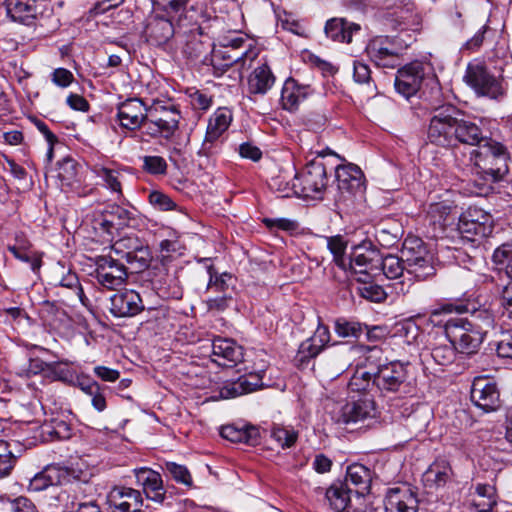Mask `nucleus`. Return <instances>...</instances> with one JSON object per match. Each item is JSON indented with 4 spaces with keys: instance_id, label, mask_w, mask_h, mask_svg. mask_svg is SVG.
I'll list each match as a JSON object with an SVG mask.
<instances>
[{
    "instance_id": "1a4fd4ad",
    "label": "nucleus",
    "mask_w": 512,
    "mask_h": 512,
    "mask_svg": "<svg viewBox=\"0 0 512 512\" xmlns=\"http://www.w3.org/2000/svg\"><path fill=\"white\" fill-rule=\"evenodd\" d=\"M295 178L300 181L303 197L322 198L328 184L327 170L323 162L312 160L306 165L300 177Z\"/></svg>"
},
{
    "instance_id": "7c9ffc66",
    "label": "nucleus",
    "mask_w": 512,
    "mask_h": 512,
    "mask_svg": "<svg viewBox=\"0 0 512 512\" xmlns=\"http://www.w3.org/2000/svg\"><path fill=\"white\" fill-rule=\"evenodd\" d=\"M213 46L210 40H203L201 36L191 35L183 48V54L194 63L208 65V60L213 52Z\"/></svg>"
},
{
    "instance_id": "69168bd1",
    "label": "nucleus",
    "mask_w": 512,
    "mask_h": 512,
    "mask_svg": "<svg viewBox=\"0 0 512 512\" xmlns=\"http://www.w3.org/2000/svg\"><path fill=\"white\" fill-rule=\"evenodd\" d=\"M221 136L222 134L207 129L201 149L199 150V155H212L215 152L216 148H218L219 144L221 143Z\"/></svg>"
},
{
    "instance_id": "c756f323",
    "label": "nucleus",
    "mask_w": 512,
    "mask_h": 512,
    "mask_svg": "<svg viewBox=\"0 0 512 512\" xmlns=\"http://www.w3.org/2000/svg\"><path fill=\"white\" fill-rule=\"evenodd\" d=\"M220 435L234 443H245L255 446L259 442V429L253 425L228 424L222 426Z\"/></svg>"
},
{
    "instance_id": "2eb2a0df",
    "label": "nucleus",
    "mask_w": 512,
    "mask_h": 512,
    "mask_svg": "<svg viewBox=\"0 0 512 512\" xmlns=\"http://www.w3.org/2000/svg\"><path fill=\"white\" fill-rule=\"evenodd\" d=\"M148 107L138 98H129L117 107V120L122 128L136 130L145 125Z\"/></svg>"
},
{
    "instance_id": "58836bf2",
    "label": "nucleus",
    "mask_w": 512,
    "mask_h": 512,
    "mask_svg": "<svg viewBox=\"0 0 512 512\" xmlns=\"http://www.w3.org/2000/svg\"><path fill=\"white\" fill-rule=\"evenodd\" d=\"M55 287H63L67 288L71 291V297L74 300H79L83 305H86V298L82 286L80 284L79 278L76 273L68 271L66 274H63L60 279H54Z\"/></svg>"
},
{
    "instance_id": "f704fd0d",
    "label": "nucleus",
    "mask_w": 512,
    "mask_h": 512,
    "mask_svg": "<svg viewBox=\"0 0 512 512\" xmlns=\"http://www.w3.org/2000/svg\"><path fill=\"white\" fill-rule=\"evenodd\" d=\"M136 209L124 208L117 204H112L103 210V215L109 216L117 231L126 227H135L138 225V216Z\"/></svg>"
},
{
    "instance_id": "8fccbe9b",
    "label": "nucleus",
    "mask_w": 512,
    "mask_h": 512,
    "mask_svg": "<svg viewBox=\"0 0 512 512\" xmlns=\"http://www.w3.org/2000/svg\"><path fill=\"white\" fill-rule=\"evenodd\" d=\"M357 293L360 297L376 303L384 301L387 297L383 287L375 283L363 282V284L357 288Z\"/></svg>"
},
{
    "instance_id": "f3484780",
    "label": "nucleus",
    "mask_w": 512,
    "mask_h": 512,
    "mask_svg": "<svg viewBox=\"0 0 512 512\" xmlns=\"http://www.w3.org/2000/svg\"><path fill=\"white\" fill-rule=\"evenodd\" d=\"M367 52L379 67L394 69L402 63L399 50L393 47L388 37L373 40L368 45Z\"/></svg>"
},
{
    "instance_id": "864d4df0",
    "label": "nucleus",
    "mask_w": 512,
    "mask_h": 512,
    "mask_svg": "<svg viewBox=\"0 0 512 512\" xmlns=\"http://www.w3.org/2000/svg\"><path fill=\"white\" fill-rule=\"evenodd\" d=\"M271 437L282 447H292L298 438L297 432L282 426H274L271 429Z\"/></svg>"
},
{
    "instance_id": "6e6552de",
    "label": "nucleus",
    "mask_w": 512,
    "mask_h": 512,
    "mask_svg": "<svg viewBox=\"0 0 512 512\" xmlns=\"http://www.w3.org/2000/svg\"><path fill=\"white\" fill-rule=\"evenodd\" d=\"M407 377V365L399 361H392L375 371L373 387L382 395L395 393L405 386Z\"/></svg>"
},
{
    "instance_id": "e433bc0d",
    "label": "nucleus",
    "mask_w": 512,
    "mask_h": 512,
    "mask_svg": "<svg viewBox=\"0 0 512 512\" xmlns=\"http://www.w3.org/2000/svg\"><path fill=\"white\" fill-rule=\"evenodd\" d=\"M275 76L270 67L263 64L254 69L248 79V89L251 94L264 95L274 85Z\"/></svg>"
},
{
    "instance_id": "79ce46f5",
    "label": "nucleus",
    "mask_w": 512,
    "mask_h": 512,
    "mask_svg": "<svg viewBox=\"0 0 512 512\" xmlns=\"http://www.w3.org/2000/svg\"><path fill=\"white\" fill-rule=\"evenodd\" d=\"M375 378L374 369L364 370L357 369L349 381L348 387L351 391L361 392L375 389L373 381Z\"/></svg>"
},
{
    "instance_id": "72a5a7b5",
    "label": "nucleus",
    "mask_w": 512,
    "mask_h": 512,
    "mask_svg": "<svg viewBox=\"0 0 512 512\" xmlns=\"http://www.w3.org/2000/svg\"><path fill=\"white\" fill-rule=\"evenodd\" d=\"M452 476V469L448 462L436 461L432 463L423 474V482L430 489L444 487Z\"/></svg>"
},
{
    "instance_id": "7ed1b4c3",
    "label": "nucleus",
    "mask_w": 512,
    "mask_h": 512,
    "mask_svg": "<svg viewBox=\"0 0 512 512\" xmlns=\"http://www.w3.org/2000/svg\"><path fill=\"white\" fill-rule=\"evenodd\" d=\"M401 254L407 273L417 280L424 281L436 274L433 256L428 252L422 239L416 236L405 238Z\"/></svg>"
},
{
    "instance_id": "bb28decb",
    "label": "nucleus",
    "mask_w": 512,
    "mask_h": 512,
    "mask_svg": "<svg viewBox=\"0 0 512 512\" xmlns=\"http://www.w3.org/2000/svg\"><path fill=\"white\" fill-rule=\"evenodd\" d=\"M353 489L348 482L336 481L325 491V499L331 509L336 512H349L352 508L351 495Z\"/></svg>"
},
{
    "instance_id": "09e8293b",
    "label": "nucleus",
    "mask_w": 512,
    "mask_h": 512,
    "mask_svg": "<svg viewBox=\"0 0 512 512\" xmlns=\"http://www.w3.org/2000/svg\"><path fill=\"white\" fill-rule=\"evenodd\" d=\"M232 120L231 112L226 108H219L209 119L207 129L224 134Z\"/></svg>"
},
{
    "instance_id": "f257e3e1",
    "label": "nucleus",
    "mask_w": 512,
    "mask_h": 512,
    "mask_svg": "<svg viewBox=\"0 0 512 512\" xmlns=\"http://www.w3.org/2000/svg\"><path fill=\"white\" fill-rule=\"evenodd\" d=\"M426 135L429 143L452 149L455 161L456 154L463 153L461 146L470 149L477 148L486 137L478 123L452 104H445L433 109Z\"/></svg>"
},
{
    "instance_id": "680f3d73",
    "label": "nucleus",
    "mask_w": 512,
    "mask_h": 512,
    "mask_svg": "<svg viewBox=\"0 0 512 512\" xmlns=\"http://www.w3.org/2000/svg\"><path fill=\"white\" fill-rule=\"evenodd\" d=\"M46 432L59 440L68 439L71 437V428L64 420L54 419L50 425H47Z\"/></svg>"
},
{
    "instance_id": "5fc2aeb1",
    "label": "nucleus",
    "mask_w": 512,
    "mask_h": 512,
    "mask_svg": "<svg viewBox=\"0 0 512 512\" xmlns=\"http://www.w3.org/2000/svg\"><path fill=\"white\" fill-rule=\"evenodd\" d=\"M142 170L150 175L158 176L167 173V162L161 156H144L142 157Z\"/></svg>"
},
{
    "instance_id": "473e14b6",
    "label": "nucleus",
    "mask_w": 512,
    "mask_h": 512,
    "mask_svg": "<svg viewBox=\"0 0 512 512\" xmlns=\"http://www.w3.org/2000/svg\"><path fill=\"white\" fill-rule=\"evenodd\" d=\"M418 500L410 489L391 490L386 502V512H416Z\"/></svg>"
},
{
    "instance_id": "ddd939ff",
    "label": "nucleus",
    "mask_w": 512,
    "mask_h": 512,
    "mask_svg": "<svg viewBox=\"0 0 512 512\" xmlns=\"http://www.w3.org/2000/svg\"><path fill=\"white\" fill-rule=\"evenodd\" d=\"M107 504L111 512H145L141 492L130 487L115 486L107 496Z\"/></svg>"
},
{
    "instance_id": "774afa93",
    "label": "nucleus",
    "mask_w": 512,
    "mask_h": 512,
    "mask_svg": "<svg viewBox=\"0 0 512 512\" xmlns=\"http://www.w3.org/2000/svg\"><path fill=\"white\" fill-rule=\"evenodd\" d=\"M497 355L512 361V330L503 331L497 342Z\"/></svg>"
},
{
    "instance_id": "6ab92c4d",
    "label": "nucleus",
    "mask_w": 512,
    "mask_h": 512,
    "mask_svg": "<svg viewBox=\"0 0 512 512\" xmlns=\"http://www.w3.org/2000/svg\"><path fill=\"white\" fill-rule=\"evenodd\" d=\"M314 89L309 84L300 83L293 77L285 80L281 91L280 104L289 112H296L299 106L312 94Z\"/></svg>"
},
{
    "instance_id": "a19ab883",
    "label": "nucleus",
    "mask_w": 512,
    "mask_h": 512,
    "mask_svg": "<svg viewBox=\"0 0 512 512\" xmlns=\"http://www.w3.org/2000/svg\"><path fill=\"white\" fill-rule=\"evenodd\" d=\"M379 270H381L388 279H396L403 275L404 270H406V264L402 256L398 257L388 254L383 257L381 255Z\"/></svg>"
},
{
    "instance_id": "de8ad7c7",
    "label": "nucleus",
    "mask_w": 512,
    "mask_h": 512,
    "mask_svg": "<svg viewBox=\"0 0 512 512\" xmlns=\"http://www.w3.org/2000/svg\"><path fill=\"white\" fill-rule=\"evenodd\" d=\"M455 351H457V349L450 343L435 346L427 355H429L438 365L446 366L453 363L455 359Z\"/></svg>"
},
{
    "instance_id": "ea45409f",
    "label": "nucleus",
    "mask_w": 512,
    "mask_h": 512,
    "mask_svg": "<svg viewBox=\"0 0 512 512\" xmlns=\"http://www.w3.org/2000/svg\"><path fill=\"white\" fill-rule=\"evenodd\" d=\"M222 46L224 48H231L234 51L242 50L241 52H246V50H249L247 52V55L243 56V60L240 61L242 64L245 63L246 59H249L250 61L254 60L258 52L253 47V44L250 39H248L247 36H227L223 38Z\"/></svg>"
},
{
    "instance_id": "dca6fc26",
    "label": "nucleus",
    "mask_w": 512,
    "mask_h": 512,
    "mask_svg": "<svg viewBox=\"0 0 512 512\" xmlns=\"http://www.w3.org/2000/svg\"><path fill=\"white\" fill-rule=\"evenodd\" d=\"M335 178L339 192L353 195L364 190V175L361 169L352 163L338 164L335 167Z\"/></svg>"
},
{
    "instance_id": "393cba45",
    "label": "nucleus",
    "mask_w": 512,
    "mask_h": 512,
    "mask_svg": "<svg viewBox=\"0 0 512 512\" xmlns=\"http://www.w3.org/2000/svg\"><path fill=\"white\" fill-rule=\"evenodd\" d=\"M5 5L7 16L25 26H33L37 19L36 0H0Z\"/></svg>"
},
{
    "instance_id": "e2e57ef3",
    "label": "nucleus",
    "mask_w": 512,
    "mask_h": 512,
    "mask_svg": "<svg viewBox=\"0 0 512 512\" xmlns=\"http://www.w3.org/2000/svg\"><path fill=\"white\" fill-rule=\"evenodd\" d=\"M97 176L102 178L107 187L110 188L113 192H117L122 194V186L119 181V173L115 170L101 167L97 170Z\"/></svg>"
},
{
    "instance_id": "338daca9",
    "label": "nucleus",
    "mask_w": 512,
    "mask_h": 512,
    "mask_svg": "<svg viewBox=\"0 0 512 512\" xmlns=\"http://www.w3.org/2000/svg\"><path fill=\"white\" fill-rule=\"evenodd\" d=\"M67 361H59V362H52L49 364V373L55 380H59L62 382H71L73 378L72 371L64 367V365H67Z\"/></svg>"
},
{
    "instance_id": "9d476101",
    "label": "nucleus",
    "mask_w": 512,
    "mask_h": 512,
    "mask_svg": "<svg viewBox=\"0 0 512 512\" xmlns=\"http://www.w3.org/2000/svg\"><path fill=\"white\" fill-rule=\"evenodd\" d=\"M471 401L484 412L496 411L501 406L496 382L487 376L475 377L470 391Z\"/></svg>"
},
{
    "instance_id": "37998d69",
    "label": "nucleus",
    "mask_w": 512,
    "mask_h": 512,
    "mask_svg": "<svg viewBox=\"0 0 512 512\" xmlns=\"http://www.w3.org/2000/svg\"><path fill=\"white\" fill-rule=\"evenodd\" d=\"M327 247L333 255V261L341 268H347V261L345 252L347 248V241L341 235L331 236L327 238Z\"/></svg>"
},
{
    "instance_id": "c03bdc74",
    "label": "nucleus",
    "mask_w": 512,
    "mask_h": 512,
    "mask_svg": "<svg viewBox=\"0 0 512 512\" xmlns=\"http://www.w3.org/2000/svg\"><path fill=\"white\" fill-rule=\"evenodd\" d=\"M334 329L339 337L358 338L367 329V325L361 324L357 321H350L345 318H339L335 321Z\"/></svg>"
},
{
    "instance_id": "cd10ccee",
    "label": "nucleus",
    "mask_w": 512,
    "mask_h": 512,
    "mask_svg": "<svg viewBox=\"0 0 512 512\" xmlns=\"http://www.w3.org/2000/svg\"><path fill=\"white\" fill-rule=\"evenodd\" d=\"M361 30L359 24L345 18H332L326 22L325 33L328 38L341 43H351L353 36Z\"/></svg>"
},
{
    "instance_id": "6e6d98bb",
    "label": "nucleus",
    "mask_w": 512,
    "mask_h": 512,
    "mask_svg": "<svg viewBox=\"0 0 512 512\" xmlns=\"http://www.w3.org/2000/svg\"><path fill=\"white\" fill-rule=\"evenodd\" d=\"M464 311H466V306L464 305H455L452 303L443 304L431 311L429 321L434 325H441L442 323L445 325L447 320L442 319L441 316L449 315L453 312L462 313Z\"/></svg>"
},
{
    "instance_id": "c9c22d12",
    "label": "nucleus",
    "mask_w": 512,
    "mask_h": 512,
    "mask_svg": "<svg viewBox=\"0 0 512 512\" xmlns=\"http://www.w3.org/2000/svg\"><path fill=\"white\" fill-rule=\"evenodd\" d=\"M80 165L72 157H64L57 162V177L61 182L62 188H76L80 185L79 169Z\"/></svg>"
},
{
    "instance_id": "aec40b11",
    "label": "nucleus",
    "mask_w": 512,
    "mask_h": 512,
    "mask_svg": "<svg viewBox=\"0 0 512 512\" xmlns=\"http://www.w3.org/2000/svg\"><path fill=\"white\" fill-rule=\"evenodd\" d=\"M110 312L118 318L133 317L144 310L142 299L134 290L118 291L110 298Z\"/></svg>"
},
{
    "instance_id": "39448f33",
    "label": "nucleus",
    "mask_w": 512,
    "mask_h": 512,
    "mask_svg": "<svg viewBox=\"0 0 512 512\" xmlns=\"http://www.w3.org/2000/svg\"><path fill=\"white\" fill-rule=\"evenodd\" d=\"M112 250L116 255L126 259L136 273L148 268L152 260L148 243L136 234L121 237L113 243Z\"/></svg>"
},
{
    "instance_id": "2f4dec72",
    "label": "nucleus",
    "mask_w": 512,
    "mask_h": 512,
    "mask_svg": "<svg viewBox=\"0 0 512 512\" xmlns=\"http://www.w3.org/2000/svg\"><path fill=\"white\" fill-rule=\"evenodd\" d=\"M343 482H348L349 487L354 486V493L356 496H363L370 490L372 472L368 467L362 464H351L347 468L345 480Z\"/></svg>"
},
{
    "instance_id": "a878e982",
    "label": "nucleus",
    "mask_w": 512,
    "mask_h": 512,
    "mask_svg": "<svg viewBox=\"0 0 512 512\" xmlns=\"http://www.w3.org/2000/svg\"><path fill=\"white\" fill-rule=\"evenodd\" d=\"M145 34L147 41L154 46L168 43L175 34L172 21L164 16L156 15L149 19Z\"/></svg>"
},
{
    "instance_id": "b1692460",
    "label": "nucleus",
    "mask_w": 512,
    "mask_h": 512,
    "mask_svg": "<svg viewBox=\"0 0 512 512\" xmlns=\"http://www.w3.org/2000/svg\"><path fill=\"white\" fill-rule=\"evenodd\" d=\"M263 373L264 371L251 372L240 376L236 381L225 383L220 388V397L223 399L234 398L261 388L263 386Z\"/></svg>"
},
{
    "instance_id": "a18cd8bd",
    "label": "nucleus",
    "mask_w": 512,
    "mask_h": 512,
    "mask_svg": "<svg viewBox=\"0 0 512 512\" xmlns=\"http://www.w3.org/2000/svg\"><path fill=\"white\" fill-rule=\"evenodd\" d=\"M494 293L503 313L512 319V283H496Z\"/></svg>"
},
{
    "instance_id": "f03ea898",
    "label": "nucleus",
    "mask_w": 512,
    "mask_h": 512,
    "mask_svg": "<svg viewBox=\"0 0 512 512\" xmlns=\"http://www.w3.org/2000/svg\"><path fill=\"white\" fill-rule=\"evenodd\" d=\"M511 155L508 148L501 142L485 137L477 148L469 149L468 153L456 154V164L460 168L474 166L478 169V177L474 180L481 186L479 194H487L491 184L503 179L509 172Z\"/></svg>"
},
{
    "instance_id": "0eeeda50",
    "label": "nucleus",
    "mask_w": 512,
    "mask_h": 512,
    "mask_svg": "<svg viewBox=\"0 0 512 512\" xmlns=\"http://www.w3.org/2000/svg\"><path fill=\"white\" fill-rule=\"evenodd\" d=\"M464 81L478 96L499 100L506 94L502 79L494 76L480 64H469L464 75Z\"/></svg>"
},
{
    "instance_id": "f8f14e48",
    "label": "nucleus",
    "mask_w": 512,
    "mask_h": 512,
    "mask_svg": "<svg viewBox=\"0 0 512 512\" xmlns=\"http://www.w3.org/2000/svg\"><path fill=\"white\" fill-rule=\"evenodd\" d=\"M95 265L97 281L108 289H114L122 285L128 277L126 266L111 256H97Z\"/></svg>"
},
{
    "instance_id": "4c0bfd02",
    "label": "nucleus",
    "mask_w": 512,
    "mask_h": 512,
    "mask_svg": "<svg viewBox=\"0 0 512 512\" xmlns=\"http://www.w3.org/2000/svg\"><path fill=\"white\" fill-rule=\"evenodd\" d=\"M496 489L490 484H477L471 506L477 512H491L496 505Z\"/></svg>"
},
{
    "instance_id": "4be33fe9",
    "label": "nucleus",
    "mask_w": 512,
    "mask_h": 512,
    "mask_svg": "<svg viewBox=\"0 0 512 512\" xmlns=\"http://www.w3.org/2000/svg\"><path fill=\"white\" fill-rule=\"evenodd\" d=\"M82 475L83 472L81 470H76L72 467L48 468L31 479L29 489L36 492L45 490L54 484V476L62 478L66 482L73 480L85 481Z\"/></svg>"
},
{
    "instance_id": "4468645a",
    "label": "nucleus",
    "mask_w": 512,
    "mask_h": 512,
    "mask_svg": "<svg viewBox=\"0 0 512 512\" xmlns=\"http://www.w3.org/2000/svg\"><path fill=\"white\" fill-rule=\"evenodd\" d=\"M424 75V65L419 61L399 68L394 81L396 91L405 98L415 95L421 86Z\"/></svg>"
},
{
    "instance_id": "4d7b16f0",
    "label": "nucleus",
    "mask_w": 512,
    "mask_h": 512,
    "mask_svg": "<svg viewBox=\"0 0 512 512\" xmlns=\"http://www.w3.org/2000/svg\"><path fill=\"white\" fill-rule=\"evenodd\" d=\"M165 470L171 475V477L178 483L186 485L188 487L192 486V477L188 469L179 465L175 462H166Z\"/></svg>"
},
{
    "instance_id": "0e129e2a",
    "label": "nucleus",
    "mask_w": 512,
    "mask_h": 512,
    "mask_svg": "<svg viewBox=\"0 0 512 512\" xmlns=\"http://www.w3.org/2000/svg\"><path fill=\"white\" fill-rule=\"evenodd\" d=\"M493 262L497 265H505L506 273L512 264V244L504 243L497 247L492 256Z\"/></svg>"
},
{
    "instance_id": "bf43d9fd",
    "label": "nucleus",
    "mask_w": 512,
    "mask_h": 512,
    "mask_svg": "<svg viewBox=\"0 0 512 512\" xmlns=\"http://www.w3.org/2000/svg\"><path fill=\"white\" fill-rule=\"evenodd\" d=\"M149 203L161 211H171L176 208V203L161 191H152L148 196Z\"/></svg>"
},
{
    "instance_id": "412c9836",
    "label": "nucleus",
    "mask_w": 512,
    "mask_h": 512,
    "mask_svg": "<svg viewBox=\"0 0 512 512\" xmlns=\"http://www.w3.org/2000/svg\"><path fill=\"white\" fill-rule=\"evenodd\" d=\"M137 483L142 486L147 499L163 504L168 498L161 475L147 467L134 470Z\"/></svg>"
},
{
    "instance_id": "9b49d317",
    "label": "nucleus",
    "mask_w": 512,
    "mask_h": 512,
    "mask_svg": "<svg viewBox=\"0 0 512 512\" xmlns=\"http://www.w3.org/2000/svg\"><path fill=\"white\" fill-rule=\"evenodd\" d=\"M381 253L371 241H363L353 247L347 267L355 273L367 275L370 272L379 271Z\"/></svg>"
},
{
    "instance_id": "5701e85b",
    "label": "nucleus",
    "mask_w": 512,
    "mask_h": 512,
    "mask_svg": "<svg viewBox=\"0 0 512 512\" xmlns=\"http://www.w3.org/2000/svg\"><path fill=\"white\" fill-rule=\"evenodd\" d=\"M213 361L219 366L231 367L243 359V348L233 339L215 338L212 342Z\"/></svg>"
},
{
    "instance_id": "603ef678",
    "label": "nucleus",
    "mask_w": 512,
    "mask_h": 512,
    "mask_svg": "<svg viewBox=\"0 0 512 512\" xmlns=\"http://www.w3.org/2000/svg\"><path fill=\"white\" fill-rule=\"evenodd\" d=\"M212 267L209 268L210 279L208 283V289H213L218 293H232L233 289H230V282L233 280V276L229 273H223L221 275H217V273H212Z\"/></svg>"
},
{
    "instance_id": "13d9d810",
    "label": "nucleus",
    "mask_w": 512,
    "mask_h": 512,
    "mask_svg": "<svg viewBox=\"0 0 512 512\" xmlns=\"http://www.w3.org/2000/svg\"><path fill=\"white\" fill-rule=\"evenodd\" d=\"M269 187L275 193H277L278 197L281 198H287L294 194H298V191L296 190V184L293 183L290 185V183L286 181L282 176L272 178L269 183Z\"/></svg>"
},
{
    "instance_id": "052dcab7",
    "label": "nucleus",
    "mask_w": 512,
    "mask_h": 512,
    "mask_svg": "<svg viewBox=\"0 0 512 512\" xmlns=\"http://www.w3.org/2000/svg\"><path fill=\"white\" fill-rule=\"evenodd\" d=\"M383 351L377 347H367L364 354V367L368 370L378 371L381 366L386 365L382 362Z\"/></svg>"
},
{
    "instance_id": "423d86ee",
    "label": "nucleus",
    "mask_w": 512,
    "mask_h": 512,
    "mask_svg": "<svg viewBox=\"0 0 512 512\" xmlns=\"http://www.w3.org/2000/svg\"><path fill=\"white\" fill-rule=\"evenodd\" d=\"M457 231L463 241L477 242L492 233V216L480 208L469 207L459 217Z\"/></svg>"
},
{
    "instance_id": "3c124183",
    "label": "nucleus",
    "mask_w": 512,
    "mask_h": 512,
    "mask_svg": "<svg viewBox=\"0 0 512 512\" xmlns=\"http://www.w3.org/2000/svg\"><path fill=\"white\" fill-rule=\"evenodd\" d=\"M322 350L321 344L315 343L310 337L300 344L295 360L302 365L315 358Z\"/></svg>"
},
{
    "instance_id": "49530a36",
    "label": "nucleus",
    "mask_w": 512,
    "mask_h": 512,
    "mask_svg": "<svg viewBox=\"0 0 512 512\" xmlns=\"http://www.w3.org/2000/svg\"><path fill=\"white\" fill-rule=\"evenodd\" d=\"M247 52H249V50H246V52H237L235 56H228L229 61L227 62L219 60L220 53H213L208 60V65L213 67L216 76H221L228 68L236 63H240V61L243 60V56L247 55Z\"/></svg>"
},
{
    "instance_id": "c85d7f7f",
    "label": "nucleus",
    "mask_w": 512,
    "mask_h": 512,
    "mask_svg": "<svg viewBox=\"0 0 512 512\" xmlns=\"http://www.w3.org/2000/svg\"><path fill=\"white\" fill-rule=\"evenodd\" d=\"M178 120L162 119L158 117L157 106L148 107V115L145 123L146 132L152 137L162 136L170 138L178 129Z\"/></svg>"
},
{
    "instance_id": "20e7f679",
    "label": "nucleus",
    "mask_w": 512,
    "mask_h": 512,
    "mask_svg": "<svg viewBox=\"0 0 512 512\" xmlns=\"http://www.w3.org/2000/svg\"><path fill=\"white\" fill-rule=\"evenodd\" d=\"M445 334L457 351L473 354L480 348L486 332L467 319L449 318L445 322Z\"/></svg>"
},
{
    "instance_id": "a211bd4d",
    "label": "nucleus",
    "mask_w": 512,
    "mask_h": 512,
    "mask_svg": "<svg viewBox=\"0 0 512 512\" xmlns=\"http://www.w3.org/2000/svg\"><path fill=\"white\" fill-rule=\"evenodd\" d=\"M374 402L368 399H359L357 401L347 402L339 412L334 416V420L339 425H352L363 422L374 416Z\"/></svg>"
}]
</instances>
